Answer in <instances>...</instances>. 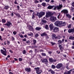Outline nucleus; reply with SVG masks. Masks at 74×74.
<instances>
[{
	"mask_svg": "<svg viewBox=\"0 0 74 74\" xmlns=\"http://www.w3.org/2000/svg\"><path fill=\"white\" fill-rule=\"evenodd\" d=\"M34 69L36 70L37 74H40L41 73V71L40 70V68L39 67L35 68Z\"/></svg>",
	"mask_w": 74,
	"mask_h": 74,
	"instance_id": "obj_4",
	"label": "nucleus"
},
{
	"mask_svg": "<svg viewBox=\"0 0 74 74\" xmlns=\"http://www.w3.org/2000/svg\"><path fill=\"white\" fill-rule=\"evenodd\" d=\"M56 61V60H53V62H55Z\"/></svg>",
	"mask_w": 74,
	"mask_h": 74,
	"instance_id": "obj_64",
	"label": "nucleus"
},
{
	"mask_svg": "<svg viewBox=\"0 0 74 74\" xmlns=\"http://www.w3.org/2000/svg\"><path fill=\"white\" fill-rule=\"evenodd\" d=\"M60 13H59V15L58 16V18H61V16H60Z\"/></svg>",
	"mask_w": 74,
	"mask_h": 74,
	"instance_id": "obj_40",
	"label": "nucleus"
},
{
	"mask_svg": "<svg viewBox=\"0 0 74 74\" xmlns=\"http://www.w3.org/2000/svg\"><path fill=\"white\" fill-rule=\"evenodd\" d=\"M30 42V41L29 40H28V41H26V43H27V44H28Z\"/></svg>",
	"mask_w": 74,
	"mask_h": 74,
	"instance_id": "obj_53",
	"label": "nucleus"
},
{
	"mask_svg": "<svg viewBox=\"0 0 74 74\" xmlns=\"http://www.w3.org/2000/svg\"><path fill=\"white\" fill-rule=\"evenodd\" d=\"M12 40H15V38L13 37H12Z\"/></svg>",
	"mask_w": 74,
	"mask_h": 74,
	"instance_id": "obj_61",
	"label": "nucleus"
},
{
	"mask_svg": "<svg viewBox=\"0 0 74 74\" xmlns=\"http://www.w3.org/2000/svg\"><path fill=\"white\" fill-rule=\"evenodd\" d=\"M59 47L60 49V50H61V49H63V47L62 46V45H59Z\"/></svg>",
	"mask_w": 74,
	"mask_h": 74,
	"instance_id": "obj_30",
	"label": "nucleus"
},
{
	"mask_svg": "<svg viewBox=\"0 0 74 74\" xmlns=\"http://www.w3.org/2000/svg\"><path fill=\"white\" fill-rule=\"evenodd\" d=\"M25 71H27V72H30L31 70L30 69L28 68H25Z\"/></svg>",
	"mask_w": 74,
	"mask_h": 74,
	"instance_id": "obj_20",
	"label": "nucleus"
},
{
	"mask_svg": "<svg viewBox=\"0 0 74 74\" xmlns=\"http://www.w3.org/2000/svg\"><path fill=\"white\" fill-rule=\"evenodd\" d=\"M66 18H69V19H70V18H71V16L69 14H66Z\"/></svg>",
	"mask_w": 74,
	"mask_h": 74,
	"instance_id": "obj_15",
	"label": "nucleus"
},
{
	"mask_svg": "<svg viewBox=\"0 0 74 74\" xmlns=\"http://www.w3.org/2000/svg\"><path fill=\"white\" fill-rule=\"evenodd\" d=\"M41 54H42V56H46V54H45V53H42Z\"/></svg>",
	"mask_w": 74,
	"mask_h": 74,
	"instance_id": "obj_39",
	"label": "nucleus"
},
{
	"mask_svg": "<svg viewBox=\"0 0 74 74\" xmlns=\"http://www.w3.org/2000/svg\"><path fill=\"white\" fill-rule=\"evenodd\" d=\"M10 42L8 41L7 42L8 45H9V44H10Z\"/></svg>",
	"mask_w": 74,
	"mask_h": 74,
	"instance_id": "obj_54",
	"label": "nucleus"
},
{
	"mask_svg": "<svg viewBox=\"0 0 74 74\" xmlns=\"http://www.w3.org/2000/svg\"><path fill=\"white\" fill-rule=\"evenodd\" d=\"M49 27L51 30H53L54 28L53 26V24H51L49 25Z\"/></svg>",
	"mask_w": 74,
	"mask_h": 74,
	"instance_id": "obj_14",
	"label": "nucleus"
},
{
	"mask_svg": "<svg viewBox=\"0 0 74 74\" xmlns=\"http://www.w3.org/2000/svg\"><path fill=\"white\" fill-rule=\"evenodd\" d=\"M41 60L42 61V63H47V62H48V60H47V59H44L42 60Z\"/></svg>",
	"mask_w": 74,
	"mask_h": 74,
	"instance_id": "obj_19",
	"label": "nucleus"
},
{
	"mask_svg": "<svg viewBox=\"0 0 74 74\" xmlns=\"http://www.w3.org/2000/svg\"><path fill=\"white\" fill-rule=\"evenodd\" d=\"M57 53L59 54V53H60V51H57Z\"/></svg>",
	"mask_w": 74,
	"mask_h": 74,
	"instance_id": "obj_56",
	"label": "nucleus"
},
{
	"mask_svg": "<svg viewBox=\"0 0 74 74\" xmlns=\"http://www.w3.org/2000/svg\"><path fill=\"white\" fill-rule=\"evenodd\" d=\"M23 54H25L26 53V50H24L23 51Z\"/></svg>",
	"mask_w": 74,
	"mask_h": 74,
	"instance_id": "obj_46",
	"label": "nucleus"
},
{
	"mask_svg": "<svg viewBox=\"0 0 74 74\" xmlns=\"http://www.w3.org/2000/svg\"><path fill=\"white\" fill-rule=\"evenodd\" d=\"M42 4L43 6H45V5H46V3H42Z\"/></svg>",
	"mask_w": 74,
	"mask_h": 74,
	"instance_id": "obj_49",
	"label": "nucleus"
},
{
	"mask_svg": "<svg viewBox=\"0 0 74 74\" xmlns=\"http://www.w3.org/2000/svg\"><path fill=\"white\" fill-rule=\"evenodd\" d=\"M51 44H52V45H54L56 44V43H53L52 42H51Z\"/></svg>",
	"mask_w": 74,
	"mask_h": 74,
	"instance_id": "obj_41",
	"label": "nucleus"
},
{
	"mask_svg": "<svg viewBox=\"0 0 74 74\" xmlns=\"http://www.w3.org/2000/svg\"><path fill=\"white\" fill-rule=\"evenodd\" d=\"M14 3L16 4H18V2H17V1L15 0V1H14Z\"/></svg>",
	"mask_w": 74,
	"mask_h": 74,
	"instance_id": "obj_50",
	"label": "nucleus"
},
{
	"mask_svg": "<svg viewBox=\"0 0 74 74\" xmlns=\"http://www.w3.org/2000/svg\"><path fill=\"white\" fill-rule=\"evenodd\" d=\"M45 14V12H37L36 15L38 16L39 18H41Z\"/></svg>",
	"mask_w": 74,
	"mask_h": 74,
	"instance_id": "obj_2",
	"label": "nucleus"
},
{
	"mask_svg": "<svg viewBox=\"0 0 74 74\" xmlns=\"http://www.w3.org/2000/svg\"><path fill=\"white\" fill-rule=\"evenodd\" d=\"M41 36H46V37L47 38H48V36L47 34L45 32L42 34H41Z\"/></svg>",
	"mask_w": 74,
	"mask_h": 74,
	"instance_id": "obj_11",
	"label": "nucleus"
},
{
	"mask_svg": "<svg viewBox=\"0 0 74 74\" xmlns=\"http://www.w3.org/2000/svg\"><path fill=\"white\" fill-rule=\"evenodd\" d=\"M64 41V39H63L61 41L60 40H59L58 41V44H61V43H63Z\"/></svg>",
	"mask_w": 74,
	"mask_h": 74,
	"instance_id": "obj_16",
	"label": "nucleus"
},
{
	"mask_svg": "<svg viewBox=\"0 0 74 74\" xmlns=\"http://www.w3.org/2000/svg\"><path fill=\"white\" fill-rule=\"evenodd\" d=\"M50 0H45V1L46 2H47V3H48L49 1Z\"/></svg>",
	"mask_w": 74,
	"mask_h": 74,
	"instance_id": "obj_52",
	"label": "nucleus"
},
{
	"mask_svg": "<svg viewBox=\"0 0 74 74\" xmlns=\"http://www.w3.org/2000/svg\"><path fill=\"white\" fill-rule=\"evenodd\" d=\"M63 56H64V57H66V55L65 54H63Z\"/></svg>",
	"mask_w": 74,
	"mask_h": 74,
	"instance_id": "obj_63",
	"label": "nucleus"
},
{
	"mask_svg": "<svg viewBox=\"0 0 74 74\" xmlns=\"http://www.w3.org/2000/svg\"><path fill=\"white\" fill-rule=\"evenodd\" d=\"M53 6V7H54L53 9L54 10H56V9H57V8H56V6Z\"/></svg>",
	"mask_w": 74,
	"mask_h": 74,
	"instance_id": "obj_43",
	"label": "nucleus"
},
{
	"mask_svg": "<svg viewBox=\"0 0 74 74\" xmlns=\"http://www.w3.org/2000/svg\"><path fill=\"white\" fill-rule=\"evenodd\" d=\"M49 61L51 62H53V59L52 58H49Z\"/></svg>",
	"mask_w": 74,
	"mask_h": 74,
	"instance_id": "obj_32",
	"label": "nucleus"
},
{
	"mask_svg": "<svg viewBox=\"0 0 74 74\" xmlns=\"http://www.w3.org/2000/svg\"><path fill=\"white\" fill-rule=\"evenodd\" d=\"M62 67V64L61 63H59L57 64V65L56 66V68L58 69H60Z\"/></svg>",
	"mask_w": 74,
	"mask_h": 74,
	"instance_id": "obj_7",
	"label": "nucleus"
},
{
	"mask_svg": "<svg viewBox=\"0 0 74 74\" xmlns=\"http://www.w3.org/2000/svg\"><path fill=\"white\" fill-rule=\"evenodd\" d=\"M53 7V6L49 5L48 7L47 8L48 9H52Z\"/></svg>",
	"mask_w": 74,
	"mask_h": 74,
	"instance_id": "obj_25",
	"label": "nucleus"
},
{
	"mask_svg": "<svg viewBox=\"0 0 74 74\" xmlns=\"http://www.w3.org/2000/svg\"><path fill=\"white\" fill-rule=\"evenodd\" d=\"M52 38L53 39H54L55 38H56L55 34H53L52 35Z\"/></svg>",
	"mask_w": 74,
	"mask_h": 74,
	"instance_id": "obj_22",
	"label": "nucleus"
},
{
	"mask_svg": "<svg viewBox=\"0 0 74 74\" xmlns=\"http://www.w3.org/2000/svg\"><path fill=\"white\" fill-rule=\"evenodd\" d=\"M2 22L3 23H5V22H6V21L4 19H2Z\"/></svg>",
	"mask_w": 74,
	"mask_h": 74,
	"instance_id": "obj_29",
	"label": "nucleus"
},
{
	"mask_svg": "<svg viewBox=\"0 0 74 74\" xmlns=\"http://www.w3.org/2000/svg\"><path fill=\"white\" fill-rule=\"evenodd\" d=\"M62 8V5H60L59 6H56V8L57 10H60Z\"/></svg>",
	"mask_w": 74,
	"mask_h": 74,
	"instance_id": "obj_18",
	"label": "nucleus"
},
{
	"mask_svg": "<svg viewBox=\"0 0 74 74\" xmlns=\"http://www.w3.org/2000/svg\"><path fill=\"white\" fill-rule=\"evenodd\" d=\"M35 3H38V1L37 0L34 1Z\"/></svg>",
	"mask_w": 74,
	"mask_h": 74,
	"instance_id": "obj_47",
	"label": "nucleus"
},
{
	"mask_svg": "<svg viewBox=\"0 0 74 74\" xmlns=\"http://www.w3.org/2000/svg\"><path fill=\"white\" fill-rule=\"evenodd\" d=\"M68 32L70 33H74V29H68Z\"/></svg>",
	"mask_w": 74,
	"mask_h": 74,
	"instance_id": "obj_12",
	"label": "nucleus"
},
{
	"mask_svg": "<svg viewBox=\"0 0 74 74\" xmlns=\"http://www.w3.org/2000/svg\"><path fill=\"white\" fill-rule=\"evenodd\" d=\"M52 14H53V13L51 12H49L47 13L45 16L46 18H48L49 16H51V15H52Z\"/></svg>",
	"mask_w": 74,
	"mask_h": 74,
	"instance_id": "obj_5",
	"label": "nucleus"
},
{
	"mask_svg": "<svg viewBox=\"0 0 74 74\" xmlns=\"http://www.w3.org/2000/svg\"><path fill=\"white\" fill-rule=\"evenodd\" d=\"M54 24L57 26H64L66 25V23L62 21H57Z\"/></svg>",
	"mask_w": 74,
	"mask_h": 74,
	"instance_id": "obj_1",
	"label": "nucleus"
},
{
	"mask_svg": "<svg viewBox=\"0 0 74 74\" xmlns=\"http://www.w3.org/2000/svg\"><path fill=\"white\" fill-rule=\"evenodd\" d=\"M1 53L3 54V55H4V56H6V53H7V51H4V50H3L1 49Z\"/></svg>",
	"mask_w": 74,
	"mask_h": 74,
	"instance_id": "obj_9",
	"label": "nucleus"
},
{
	"mask_svg": "<svg viewBox=\"0 0 74 74\" xmlns=\"http://www.w3.org/2000/svg\"><path fill=\"white\" fill-rule=\"evenodd\" d=\"M0 40H1V41H3V39H1V36H0Z\"/></svg>",
	"mask_w": 74,
	"mask_h": 74,
	"instance_id": "obj_60",
	"label": "nucleus"
},
{
	"mask_svg": "<svg viewBox=\"0 0 74 74\" xmlns=\"http://www.w3.org/2000/svg\"><path fill=\"white\" fill-rule=\"evenodd\" d=\"M34 18H35L34 15V14H33V16L32 17V19H34Z\"/></svg>",
	"mask_w": 74,
	"mask_h": 74,
	"instance_id": "obj_62",
	"label": "nucleus"
},
{
	"mask_svg": "<svg viewBox=\"0 0 74 74\" xmlns=\"http://www.w3.org/2000/svg\"><path fill=\"white\" fill-rule=\"evenodd\" d=\"M51 73L52 74H55V71L52 70L51 71Z\"/></svg>",
	"mask_w": 74,
	"mask_h": 74,
	"instance_id": "obj_36",
	"label": "nucleus"
},
{
	"mask_svg": "<svg viewBox=\"0 0 74 74\" xmlns=\"http://www.w3.org/2000/svg\"><path fill=\"white\" fill-rule=\"evenodd\" d=\"M33 44L34 45H36V44L37 43V41L35 39H33Z\"/></svg>",
	"mask_w": 74,
	"mask_h": 74,
	"instance_id": "obj_23",
	"label": "nucleus"
},
{
	"mask_svg": "<svg viewBox=\"0 0 74 74\" xmlns=\"http://www.w3.org/2000/svg\"><path fill=\"white\" fill-rule=\"evenodd\" d=\"M22 40L23 41H26V38H25L24 39H22Z\"/></svg>",
	"mask_w": 74,
	"mask_h": 74,
	"instance_id": "obj_45",
	"label": "nucleus"
},
{
	"mask_svg": "<svg viewBox=\"0 0 74 74\" xmlns=\"http://www.w3.org/2000/svg\"><path fill=\"white\" fill-rule=\"evenodd\" d=\"M27 35H28L29 36H31V37H33V33L32 32H30L29 33H28L27 34Z\"/></svg>",
	"mask_w": 74,
	"mask_h": 74,
	"instance_id": "obj_17",
	"label": "nucleus"
},
{
	"mask_svg": "<svg viewBox=\"0 0 74 74\" xmlns=\"http://www.w3.org/2000/svg\"><path fill=\"white\" fill-rule=\"evenodd\" d=\"M71 24H70L67 26L68 28H71Z\"/></svg>",
	"mask_w": 74,
	"mask_h": 74,
	"instance_id": "obj_34",
	"label": "nucleus"
},
{
	"mask_svg": "<svg viewBox=\"0 0 74 74\" xmlns=\"http://www.w3.org/2000/svg\"><path fill=\"white\" fill-rule=\"evenodd\" d=\"M38 36V34H36L35 35V37H37Z\"/></svg>",
	"mask_w": 74,
	"mask_h": 74,
	"instance_id": "obj_44",
	"label": "nucleus"
},
{
	"mask_svg": "<svg viewBox=\"0 0 74 74\" xmlns=\"http://www.w3.org/2000/svg\"><path fill=\"white\" fill-rule=\"evenodd\" d=\"M51 67L52 69H55V68L56 67L54 65H52Z\"/></svg>",
	"mask_w": 74,
	"mask_h": 74,
	"instance_id": "obj_35",
	"label": "nucleus"
},
{
	"mask_svg": "<svg viewBox=\"0 0 74 74\" xmlns=\"http://www.w3.org/2000/svg\"><path fill=\"white\" fill-rule=\"evenodd\" d=\"M3 49L4 50H5V51H7L6 49H5V48H3Z\"/></svg>",
	"mask_w": 74,
	"mask_h": 74,
	"instance_id": "obj_55",
	"label": "nucleus"
},
{
	"mask_svg": "<svg viewBox=\"0 0 74 74\" xmlns=\"http://www.w3.org/2000/svg\"><path fill=\"white\" fill-rule=\"evenodd\" d=\"M16 16H17L18 18L20 17V14H16Z\"/></svg>",
	"mask_w": 74,
	"mask_h": 74,
	"instance_id": "obj_38",
	"label": "nucleus"
},
{
	"mask_svg": "<svg viewBox=\"0 0 74 74\" xmlns=\"http://www.w3.org/2000/svg\"><path fill=\"white\" fill-rule=\"evenodd\" d=\"M29 52L31 53H32L33 52V51L32 50H31L29 51Z\"/></svg>",
	"mask_w": 74,
	"mask_h": 74,
	"instance_id": "obj_48",
	"label": "nucleus"
},
{
	"mask_svg": "<svg viewBox=\"0 0 74 74\" xmlns=\"http://www.w3.org/2000/svg\"><path fill=\"white\" fill-rule=\"evenodd\" d=\"M1 31H3L4 30V28H1Z\"/></svg>",
	"mask_w": 74,
	"mask_h": 74,
	"instance_id": "obj_58",
	"label": "nucleus"
},
{
	"mask_svg": "<svg viewBox=\"0 0 74 74\" xmlns=\"http://www.w3.org/2000/svg\"><path fill=\"white\" fill-rule=\"evenodd\" d=\"M24 37H25V38H27V35H25L24 36Z\"/></svg>",
	"mask_w": 74,
	"mask_h": 74,
	"instance_id": "obj_57",
	"label": "nucleus"
},
{
	"mask_svg": "<svg viewBox=\"0 0 74 74\" xmlns=\"http://www.w3.org/2000/svg\"><path fill=\"white\" fill-rule=\"evenodd\" d=\"M29 29L30 31H33V28L32 27H29Z\"/></svg>",
	"mask_w": 74,
	"mask_h": 74,
	"instance_id": "obj_28",
	"label": "nucleus"
},
{
	"mask_svg": "<svg viewBox=\"0 0 74 74\" xmlns=\"http://www.w3.org/2000/svg\"><path fill=\"white\" fill-rule=\"evenodd\" d=\"M73 70V69H71L69 71H68L67 72H65L64 73V74H71V71Z\"/></svg>",
	"mask_w": 74,
	"mask_h": 74,
	"instance_id": "obj_13",
	"label": "nucleus"
},
{
	"mask_svg": "<svg viewBox=\"0 0 74 74\" xmlns=\"http://www.w3.org/2000/svg\"><path fill=\"white\" fill-rule=\"evenodd\" d=\"M18 60L19 61H21V62H22V58H19L18 59Z\"/></svg>",
	"mask_w": 74,
	"mask_h": 74,
	"instance_id": "obj_42",
	"label": "nucleus"
},
{
	"mask_svg": "<svg viewBox=\"0 0 74 74\" xmlns=\"http://www.w3.org/2000/svg\"><path fill=\"white\" fill-rule=\"evenodd\" d=\"M53 30L54 31V32H58L59 31V28L58 27H55L53 29Z\"/></svg>",
	"mask_w": 74,
	"mask_h": 74,
	"instance_id": "obj_8",
	"label": "nucleus"
},
{
	"mask_svg": "<svg viewBox=\"0 0 74 74\" xmlns=\"http://www.w3.org/2000/svg\"><path fill=\"white\" fill-rule=\"evenodd\" d=\"M48 53L50 55H51V54L52 53V52H51V51H49V52Z\"/></svg>",
	"mask_w": 74,
	"mask_h": 74,
	"instance_id": "obj_59",
	"label": "nucleus"
},
{
	"mask_svg": "<svg viewBox=\"0 0 74 74\" xmlns=\"http://www.w3.org/2000/svg\"><path fill=\"white\" fill-rule=\"evenodd\" d=\"M69 39H70V40H74V37L73 36H70L69 38Z\"/></svg>",
	"mask_w": 74,
	"mask_h": 74,
	"instance_id": "obj_27",
	"label": "nucleus"
},
{
	"mask_svg": "<svg viewBox=\"0 0 74 74\" xmlns=\"http://www.w3.org/2000/svg\"><path fill=\"white\" fill-rule=\"evenodd\" d=\"M45 28L46 29H47V30H48V29H49V27H48V25H46L45 26Z\"/></svg>",
	"mask_w": 74,
	"mask_h": 74,
	"instance_id": "obj_33",
	"label": "nucleus"
},
{
	"mask_svg": "<svg viewBox=\"0 0 74 74\" xmlns=\"http://www.w3.org/2000/svg\"><path fill=\"white\" fill-rule=\"evenodd\" d=\"M72 7H74V2H73L72 3Z\"/></svg>",
	"mask_w": 74,
	"mask_h": 74,
	"instance_id": "obj_51",
	"label": "nucleus"
},
{
	"mask_svg": "<svg viewBox=\"0 0 74 74\" xmlns=\"http://www.w3.org/2000/svg\"><path fill=\"white\" fill-rule=\"evenodd\" d=\"M13 34L14 35H16V31H14L13 32Z\"/></svg>",
	"mask_w": 74,
	"mask_h": 74,
	"instance_id": "obj_37",
	"label": "nucleus"
},
{
	"mask_svg": "<svg viewBox=\"0 0 74 74\" xmlns=\"http://www.w3.org/2000/svg\"><path fill=\"white\" fill-rule=\"evenodd\" d=\"M18 36L21 37V38H23V36L22 35L20 34H18Z\"/></svg>",
	"mask_w": 74,
	"mask_h": 74,
	"instance_id": "obj_31",
	"label": "nucleus"
},
{
	"mask_svg": "<svg viewBox=\"0 0 74 74\" xmlns=\"http://www.w3.org/2000/svg\"><path fill=\"white\" fill-rule=\"evenodd\" d=\"M61 13L62 14H67L68 13V10L67 9H63L61 11Z\"/></svg>",
	"mask_w": 74,
	"mask_h": 74,
	"instance_id": "obj_6",
	"label": "nucleus"
},
{
	"mask_svg": "<svg viewBox=\"0 0 74 74\" xmlns=\"http://www.w3.org/2000/svg\"><path fill=\"white\" fill-rule=\"evenodd\" d=\"M42 25H44L47 23V21H46L45 20H42Z\"/></svg>",
	"mask_w": 74,
	"mask_h": 74,
	"instance_id": "obj_21",
	"label": "nucleus"
},
{
	"mask_svg": "<svg viewBox=\"0 0 74 74\" xmlns=\"http://www.w3.org/2000/svg\"><path fill=\"white\" fill-rule=\"evenodd\" d=\"M9 8H10V7L8 5H6L4 7V9L5 10H8Z\"/></svg>",
	"mask_w": 74,
	"mask_h": 74,
	"instance_id": "obj_24",
	"label": "nucleus"
},
{
	"mask_svg": "<svg viewBox=\"0 0 74 74\" xmlns=\"http://www.w3.org/2000/svg\"><path fill=\"white\" fill-rule=\"evenodd\" d=\"M50 21H52L53 22H55V21L57 20V18H56V17L54 16H51L50 18Z\"/></svg>",
	"mask_w": 74,
	"mask_h": 74,
	"instance_id": "obj_3",
	"label": "nucleus"
},
{
	"mask_svg": "<svg viewBox=\"0 0 74 74\" xmlns=\"http://www.w3.org/2000/svg\"><path fill=\"white\" fill-rule=\"evenodd\" d=\"M3 25H5V26H7L8 27H9V26L11 25V23L9 22H8L7 23L3 24Z\"/></svg>",
	"mask_w": 74,
	"mask_h": 74,
	"instance_id": "obj_10",
	"label": "nucleus"
},
{
	"mask_svg": "<svg viewBox=\"0 0 74 74\" xmlns=\"http://www.w3.org/2000/svg\"><path fill=\"white\" fill-rule=\"evenodd\" d=\"M41 28L40 27H36L35 29L36 30H38V31H39L40 30V29H41Z\"/></svg>",
	"mask_w": 74,
	"mask_h": 74,
	"instance_id": "obj_26",
	"label": "nucleus"
}]
</instances>
